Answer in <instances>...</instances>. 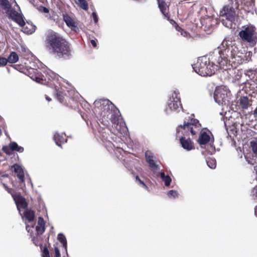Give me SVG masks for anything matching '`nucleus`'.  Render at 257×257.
Returning <instances> with one entry per match:
<instances>
[{"instance_id":"nucleus-1","label":"nucleus","mask_w":257,"mask_h":257,"mask_svg":"<svg viewBox=\"0 0 257 257\" xmlns=\"http://www.w3.org/2000/svg\"><path fill=\"white\" fill-rule=\"evenodd\" d=\"M217 54L211 57V60L216 62L219 68L226 70L228 62L234 65L242 64L243 62L242 53L238 51V48L232 41L225 38L217 48Z\"/></svg>"},{"instance_id":"nucleus-2","label":"nucleus","mask_w":257,"mask_h":257,"mask_svg":"<svg viewBox=\"0 0 257 257\" xmlns=\"http://www.w3.org/2000/svg\"><path fill=\"white\" fill-rule=\"evenodd\" d=\"M45 47L49 52L59 59H68L71 56L70 43L59 33L48 31L45 41Z\"/></svg>"},{"instance_id":"nucleus-3","label":"nucleus","mask_w":257,"mask_h":257,"mask_svg":"<svg viewBox=\"0 0 257 257\" xmlns=\"http://www.w3.org/2000/svg\"><path fill=\"white\" fill-rule=\"evenodd\" d=\"M207 56H203L198 59L197 62L192 66L194 70L202 76H211L213 75L217 68V64Z\"/></svg>"},{"instance_id":"nucleus-4","label":"nucleus","mask_w":257,"mask_h":257,"mask_svg":"<svg viewBox=\"0 0 257 257\" xmlns=\"http://www.w3.org/2000/svg\"><path fill=\"white\" fill-rule=\"evenodd\" d=\"M28 75L36 82L52 87L54 85V81L56 78L55 74L50 70H46L43 73L39 72L37 69L30 68Z\"/></svg>"},{"instance_id":"nucleus-5","label":"nucleus","mask_w":257,"mask_h":257,"mask_svg":"<svg viewBox=\"0 0 257 257\" xmlns=\"http://www.w3.org/2000/svg\"><path fill=\"white\" fill-rule=\"evenodd\" d=\"M238 36L241 41L248 43L250 46H254L257 43L256 28L251 24L242 27V29L239 32Z\"/></svg>"},{"instance_id":"nucleus-6","label":"nucleus","mask_w":257,"mask_h":257,"mask_svg":"<svg viewBox=\"0 0 257 257\" xmlns=\"http://www.w3.org/2000/svg\"><path fill=\"white\" fill-rule=\"evenodd\" d=\"M201 127L198 119L189 117L187 121H184L183 125H180L177 127V134L178 135L181 132L184 135L190 133L192 135H195L200 131Z\"/></svg>"},{"instance_id":"nucleus-7","label":"nucleus","mask_w":257,"mask_h":257,"mask_svg":"<svg viewBox=\"0 0 257 257\" xmlns=\"http://www.w3.org/2000/svg\"><path fill=\"white\" fill-rule=\"evenodd\" d=\"M95 103L97 105L99 104L100 107L102 105L104 108V110H107V117H108V115L111 114L110 119L113 124H117L118 123V117L114 113V112L112 113L111 110H110V106L111 107V110L112 109V107L116 109L117 110L118 109L108 99H99L95 101ZM98 107H99V106H98Z\"/></svg>"},{"instance_id":"nucleus-8","label":"nucleus","mask_w":257,"mask_h":257,"mask_svg":"<svg viewBox=\"0 0 257 257\" xmlns=\"http://www.w3.org/2000/svg\"><path fill=\"white\" fill-rule=\"evenodd\" d=\"M228 92L222 87L216 88L214 93L215 101L219 104H226L228 102Z\"/></svg>"},{"instance_id":"nucleus-9","label":"nucleus","mask_w":257,"mask_h":257,"mask_svg":"<svg viewBox=\"0 0 257 257\" xmlns=\"http://www.w3.org/2000/svg\"><path fill=\"white\" fill-rule=\"evenodd\" d=\"M181 106V99L179 92L175 90L172 95L171 102L168 104V107L171 110H176Z\"/></svg>"},{"instance_id":"nucleus-10","label":"nucleus","mask_w":257,"mask_h":257,"mask_svg":"<svg viewBox=\"0 0 257 257\" xmlns=\"http://www.w3.org/2000/svg\"><path fill=\"white\" fill-rule=\"evenodd\" d=\"M6 14L8 15L10 19L13 20L20 26H22L25 24V21L23 16L14 9L11 8L10 10L6 12Z\"/></svg>"},{"instance_id":"nucleus-11","label":"nucleus","mask_w":257,"mask_h":257,"mask_svg":"<svg viewBox=\"0 0 257 257\" xmlns=\"http://www.w3.org/2000/svg\"><path fill=\"white\" fill-rule=\"evenodd\" d=\"M221 15L224 17L226 20L231 23L235 20V12L234 9L229 6H224L222 11L220 12Z\"/></svg>"},{"instance_id":"nucleus-12","label":"nucleus","mask_w":257,"mask_h":257,"mask_svg":"<svg viewBox=\"0 0 257 257\" xmlns=\"http://www.w3.org/2000/svg\"><path fill=\"white\" fill-rule=\"evenodd\" d=\"M13 197L18 209H20V208L23 209H26L27 208L28 205V203L25 198L20 194L13 196Z\"/></svg>"},{"instance_id":"nucleus-13","label":"nucleus","mask_w":257,"mask_h":257,"mask_svg":"<svg viewBox=\"0 0 257 257\" xmlns=\"http://www.w3.org/2000/svg\"><path fill=\"white\" fill-rule=\"evenodd\" d=\"M63 18L66 25L72 31L77 32L78 30V28L76 25L75 22L68 14H63Z\"/></svg>"},{"instance_id":"nucleus-14","label":"nucleus","mask_w":257,"mask_h":257,"mask_svg":"<svg viewBox=\"0 0 257 257\" xmlns=\"http://www.w3.org/2000/svg\"><path fill=\"white\" fill-rule=\"evenodd\" d=\"M180 142L183 148L187 151L194 149L193 143L190 138L186 139L185 137H181L180 138Z\"/></svg>"},{"instance_id":"nucleus-15","label":"nucleus","mask_w":257,"mask_h":257,"mask_svg":"<svg viewBox=\"0 0 257 257\" xmlns=\"http://www.w3.org/2000/svg\"><path fill=\"white\" fill-rule=\"evenodd\" d=\"M207 131L208 133L203 131L200 132L198 140V142L200 145H206L210 140V137L209 134H211V133L208 130H207Z\"/></svg>"},{"instance_id":"nucleus-16","label":"nucleus","mask_w":257,"mask_h":257,"mask_svg":"<svg viewBox=\"0 0 257 257\" xmlns=\"http://www.w3.org/2000/svg\"><path fill=\"white\" fill-rule=\"evenodd\" d=\"M12 169H14V172L16 174L17 177L19 179L21 182H24L25 181V175L23 169L17 164H15L12 166Z\"/></svg>"},{"instance_id":"nucleus-17","label":"nucleus","mask_w":257,"mask_h":257,"mask_svg":"<svg viewBox=\"0 0 257 257\" xmlns=\"http://www.w3.org/2000/svg\"><path fill=\"white\" fill-rule=\"evenodd\" d=\"M53 139L59 147H61L62 144L67 142V141L64 134L56 133L54 135Z\"/></svg>"},{"instance_id":"nucleus-18","label":"nucleus","mask_w":257,"mask_h":257,"mask_svg":"<svg viewBox=\"0 0 257 257\" xmlns=\"http://www.w3.org/2000/svg\"><path fill=\"white\" fill-rule=\"evenodd\" d=\"M157 2L160 11L165 17L169 20L170 19V14L167 11L166 3L163 0H157Z\"/></svg>"},{"instance_id":"nucleus-19","label":"nucleus","mask_w":257,"mask_h":257,"mask_svg":"<svg viewBox=\"0 0 257 257\" xmlns=\"http://www.w3.org/2000/svg\"><path fill=\"white\" fill-rule=\"evenodd\" d=\"M21 27H22L23 31L25 33L28 34H31L34 33L35 31L36 28L35 25L29 22H27V23L25 22V24Z\"/></svg>"},{"instance_id":"nucleus-20","label":"nucleus","mask_w":257,"mask_h":257,"mask_svg":"<svg viewBox=\"0 0 257 257\" xmlns=\"http://www.w3.org/2000/svg\"><path fill=\"white\" fill-rule=\"evenodd\" d=\"M45 222L42 217H39L38 220V225L36 227L37 233L42 234L45 230Z\"/></svg>"},{"instance_id":"nucleus-21","label":"nucleus","mask_w":257,"mask_h":257,"mask_svg":"<svg viewBox=\"0 0 257 257\" xmlns=\"http://www.w3.org/2000/svg\"><path fill=\"white\" fill-rule=\"evenodd\" d=\"M24 215L26 220L29 222H31L34 220L35 215V212L31 209H26L24 212Z\"/></svg>"},{"instance_id":"nucleus-22","label":"nucleus","mask_w":257,"mask_h":257,"mask_svg":"<svg viewBox=\"0 0 257 257\" xmlns=\"http://www.w3.org/2000/svg\"><path fill=\"white\" fill-rule=\"evenodd\" d=\"M6 178H9L8 174H4L0 176V182L3 184L5 189L8 191V193L11 194L12 196H16L17 195L13 194L14 190L12 188H9L8 186L4 182V179Z\"/></svg>"},{"instance_id":"nucleus-23","label":"nucleus","mask_w":257,"mask_h":257,"mask_svg":"<svg viewBox=\"0 0 257 257\" xmlns=\"http://www.w3.org/2000/svg\"><path fill=\"white\" fill-rule=\"evenodd\" d=\"M9 147L12 151H17L19 153H22L24 150L23 147L19 146L17 143L15 142H11L9 144Z\"/></svg>"},{"instance_id":"nucleus-24","label":"nucleus","mask_w":257,"mask_h":257,"mask_svg":"<svg viewBox=\"0 0 257 257\" xmlns=\"http://www.w3.org/2000/svg\"><path fill=\"white\" fill-rule=\"evenodd\" d=\"M239 104L243 109H247L249 105V101L247 97H241L239 100Z\"/></svg>"},{"instance_id":"nucleus-25","label":"nucleus","mask_w":257,"mask_h":257,"mask_svg":"<svg viewBox=\"0 0 257 257\" xmlns=\"http://www.w3.org/2000/svg\"><path fill=\"white\" fill-rule=\"evenodd\" d=\"M0 7L6 12H8L12 8L11 4L8 0H0Z\"/></svg>"},{"instance_id":"nucleus-26","label":"nucleus","mask_w":257,"mask_h":257,"mask_svg":"<svg viewBox=\"0 0 257 257\" xmlns=\"http://www.w3.org/2000/svg\"><path fill=\"white\" fill-rule=\"evenodd\" d=\"M234 5V6L236 8H238V7L240 5H246L248 3H250L251 2L252 0H229Z\"/></svg>"},{"instance_id":"nucleus-27","label":"nucleus","mask_w":257,"mask_h":257,"mask_svg":"<svg viewBox=\"0 0 257 257\" xmlns=\"http://www.w3.org/2000/svg\"><path fill=\"white\" fill-rule=\"evenodd\" d=\"M7 59L8 60V62L14 63L18 61L19 56L16 52H12Z\"/></svg>"},{"instance_id":"nucleus-28","label":"nucleus","mask_w":257,"mask_h":257,"mask_svg":"<svg viewBox=\"0 0 257 257\" xmlns=\"http://www.w3.org/2000/svg\"><path fill=\"white\" fill-rule=\"evenodd\" d=\"M58 239L61 243H62L63 247L65 248V250L67 251V243L65 235L62 233H59L58 234Z\"/></svg>"},{"instance_id":"nucleus-29","label":"nucleus","mask_w":257,"mask_h":257,"mask_svg":"<svg viewBox=\"0 0 257 257\" xmlns=\"http://www.w3.org/2000/svg\"><path fill=\"white\" fill-rule=\"evenodd\" d=\"M206 163L208 166L211 169H214L216 166V162L214 158H208L206 159Z\"/></svg>"},{"instance_id":"nucleus-30","label":"nucleus","mask_w":257,"mask_h":257,"mask_svg":"<svg viewBox=\"0 0 257 257\" xmlns=\"http://www.w3.org/2000/svg\"><path fill=\"white\" fill-rule=\"evenodd\" d=\"M78 5L84 10L86 11L88 9V5L85 0H78Z\"/></svg>"},{"instance_id":"nucleus-31","label":"nucleus","mask_w":257,"mask_h":257,"mask_svg":"<svg viewBox=\"0 0 257 257\" xmlns=\"http://www.w3.org/2000/svg\"><path fill=\"white\" fill-rule=\"evenodd\" d=\"M56 97L57 99L61 103L64 104H65V102L64 101L65 97L63 95V93L61 91H58L56 93Z\"/></svg>"},{"instance_id":"nucleus-32","label":"nucleus","mask_w":257,"mask_h":257,"mask_svg":"<svg viewBox=\"0 0 257 257\" xmlns=\"http://www.w3.org/2000/svg\"><path fill=\"white\" fill-rule=\"evenodd\" d=\"M147 163L149 164V167L153 170H158L159 166L157 165L153 159L149 160Z\"/></svg>"},{"instance_id":"nucleus-33","label":"nucleus","mask_w":257,"mask_h":257,"mask_svg":"<svg viewBox=\"0 0 257 257\" xmlns=\"http://www.w3.org/2000/svg\"><path fill=\"white\" fill-rule=\"evenodd\" d=\"M104 146L108 151L113 150L114 145L110 141H106L104 143Z\"/></svg>"},{"instance_id":"nucleus-34","label":"nucleus","mask_w":257,"mask_h":257,"mask_svg":"<svg viewBox=\"0 0 257 257\" xmlns=\"http://www.w3.org/2000/svg\"><path fill=\"white\" fill-rule=\"evenodd\" d=\"M250 146L253 153L257 155V141H251L250 142Z\"/></svg>"},{"instance_id":"nucleus-35","label":"nucleus","mask_w":257,"mask_h":257,"mask_svg":"<svg viewBox=\"0 0 257 257\" xmlns=\"http://www.w3.org/2000/svg\"><path fill=\"white\" fill-rule=\"evenodd\" d=\"M162 180L165 182V186L168 187L170 186L172 179L169 176L167 175Z\"/></svg>"},{"instance_id":"nucleus-36","label":"nucleus","mask_w":257,"mask_h":257,"mask_svg":"<svg viewBox=\"0 0 257 257\" xmlns=\"http://www.w3.org/2000/svg\"><path fill=\"white\" fill-rule=\"evenodd\" d=\"M178 192L176 190H171L168 192V195L169 197L176 198L178 196Z\"/></svg>"},{"instance_id":"nucleus-37","label":"nucleus","mask_w":257,"mask_h":257,"mask_svg":"<svg viewBox=\"0 0 257 257\" xmlns=\"http://www.w3.org/2000/svg\"><path fill=\"white\" fill-rule=\"evenodd\" d=\"M42 257H50L49 249L47 246H44L42 251Z\"/></svg>"},{"instance_id":"nucleus-38","label":"nucleus","mask_w":257,"mask_h":257,"mask_svg":"<svg viewBox=\"0 0 257 257\" xmlns=\"http://www.w3.org/2000/svg\"><path fill=\"white\" fill-rule=\"evenodd\" d=\"M2 150L4 153H5L7 155H10L12 154V152H11L12 151L11 150L9 146L8 147V146H5L3 147Z\"/></svg>"},{"instance_id":"nucleus-39","label":"nucleus","mask_w":257,"mask_h":257,"mask_svg":"<svg viewBox=\"0 0 257 257\" xmlns=\"http://www.w3.org/2000/svg\"><path fill=\"white\" fill-rule=\"evenodd\" d=\"M136 180L137 181H138V182L142 185V186L143 187H144L145 189H146L147 190L148 189V187L146 185V184L143 181H142L139 177L138 176H136Z\"/></svg>"},{"instance_id":"nucleus-40","label":"nucleus","mask_w":257,"mask_h":257,"mask_svg":"<svg viewBox=\"0 0 257 257\" xmlns=\"http://www.w3.org/2000/svg\"><path fill=\"white\" fill-rule=\"evenodd\" d=\"M7 63L8 60L7 58L0 56V67L6 65Z\"/></svg>"},{"instance_id":"nucleus-41","label":"nucleus","mask_w":257,"mask_h":257,"mask_svg":"<svg viewBox=\"0 0 257 257\" xmlns=\"http://www.w3.org/2000/svg\"><path fill=\"white\" fill-rule=\"evenodd\" d=\"M171 23L174 26L176 30L180 31L181 30V28L178 26L177 23L173 20H171Z\"/></svg>"},{"instance_id":"nucleus-42","label":"nucleus","mask_w":257,"mask_h":257,"mask_svg":"<svg viewBox=\"0 0 257 257\" xmlns=\"http://www.w3.org/2000/svg\"><path fill=\"white\" fill-rule=\"evenodd\" d=\"M145 157L147 162H148L149 160L153 159V156L152 155L151 153H149L148 152H147L145 154Z\"/></svg>"},{"instance_id":"nucleus-43","label":"nucleus","mask_w":257,"mask_h":257,"mask_svg":"<svg viewBox=\"0 0 257 257\" xmlns=\"http://www.w3.org/2000/svg\"><path fill=\"white\" fill-rule=\"evenodd\" d=\"M55 250V257H61V254L60 253L59 249L57 246L54 247Z\"/></svg>"},{"instance_id":"nucleus-44","label":"nucleus","mask_w":257,"mask_h":257,"mask_svg":"<svg viewBox=\"0 0 257 257\" xmlns=\"http://www.w3.org/2000/svg\"><path fill=\"white\" fill-rule=\"evenodd\" d=\"M39 10L40 12L44 13H48L49 12V9L43 6L40 7L39 8Z\"/></svg>"},{"instance_id":"nucleus-45","label":"nucleus","mask_w":257,"mask_h":257,"mask_svg":"<svg viewBox=\"0 0 257 257\" xmlns=\"http://www.w3.org/2000/svg\"><path fill=\"white\" fill-rule=\"evenodd\" d=\"M92 16L94 22L96 23L98 22V17L96 13L95 12H93L92 14Z\"/></svg>"},{"instance_id":"nucleus-46","label":"nucleus","mask_w":257,"mask_h":257,"mask_svg":"<svg viewBox=\"0 0 257 257\" xmlns=\"http://www.w3.org/2000/svg\"><path fill=\"white\" fill-rule=\"evenodd\" d=\"M97 40L96 39H94V40H91L90 41V43L92 45V46L93 47H96V46H97Z\"/></svg>"},{"instance_id":"nucleus-47","label":"nucleus","mask_w":257,"mask_h":257,"mask_svg":"<svg viewBox=\"0 0 257 257\" xmlns=\"http://www.w3.org/2000/svg\"><path fill=\"white\" fill-rule=\"evenodd\" d=\"M166 176V175H165V173L164 172H161L160 173V177L162 179H163L164 177H165Z\"/></svg>"},{"instance_id":"nucleus-48","label":"nucleus","mask_w":257,"mask_h":257,"mask_svg":"<svg viewBox=\"0 0 257 257\" xmlns=\"http://www.w3.org/2000/svg\"><path fill=\"white\" fill-rule=\"evenodd\" d=\"M46 99L48 101H50L51 100V98H50L49 96L46 95Z\"/></svg>"},{"instance_id":"nucleus-49","label":"nucleus","mask_w":257,"mask_h":257,"mask_svg":"<svg viewBox=\"0 0 257 257\" xmlns=\"http://www.w3.org/2000/svg\"><path fill=\"white\" fill-rule=\"evenodd\" d=\"M254 214L257 216V206L254 208Z\"/></svg>"},{"instance_id":"nucleus-50","label":"nucleus","mask_w":257,"mask_h":257,"mask_svg":"<svg viewBox=\"0 0 257 257\" xmlns=\"http://www.w3.org/2000/svg\"><path fill=\"white\" fill-rule=\"evenodd\" d=\"M254 170L255 171L256 174L257 175V166L254 167Z\"/></svg>"},{"instance_id":"nucleus-51","label":"nucleus","mask_w":257,"mask_h":257,"mask_svg":"<svg viewBox=\"0 0 257 257\" xmlns=\"http://www.w3.org/2000/svg\"><path fill=\"white\" fill-rule=\"evenodd\" d=\"M247 161H248V163H249L250 164H253L252 162H250L249 161H248V160H247Z\"/></svg>"}]
</instances>
